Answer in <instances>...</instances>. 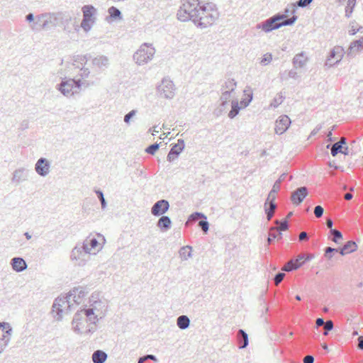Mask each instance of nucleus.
<instances>
[{"label":"nucleus","mask_w":363,"mask_h":363,"mask_svg":"<svg viewBox=\"0 0 363 363\" xmlns=\"http://www.w3.org/2000/svg\"><path fill=\"white\" fill-rule=\"evenodd\" d=\"M198 10V16L194 25L197 28H206L212 26L219 17V12L216 6L213 3H206L200 5Z\"/></svg>","instance_id":"nucleus-1"},{"label":"nucleus","mask_w":363,"mask_h":363,"mask_svg":"<svg viewBox=\"0 0 363 363\" xmlns=\"http://www.w3.org/2000/svg\"><path fill=\"white\" fill-rule=\"evenodd\" d=\"M85 296V292L81 288H75L69 292L65 298H57L55 300L52 306V313L54 317L57 320L62 319V313L64 308H70V301L72 300L77 304L80 303L79 299Z\"/></svg>","instance_id":"nucleus-2"},{"label":"nucleus","mask_w":363,"mask_h":363,"mask_svg":"<svg viewBox=\"0 0 363 363\" xmlns=\"http://www.w3.org/2000/svg\"><path fill=\"white\" fill-rule=\"evenodd\" d=\"M199 0H182L177 11V19L182 22L191 21L194 23L198 16Z\"/></svg>","instance_id":"nucleus-3"},{"label":"nucleus","mask_w":363,"mask_h":363,"mask_svg":"<svg viewBox=\"0 0 363 363\" xmlns=\"http://www.w3.org/2000/svg\"><path fill=\"white\" fill-rule=\"evenodd\" d=\"M297 18L296 16H293L289 19L284 20L283 15L275 14L261 23H258L257 28H261L265 33H269L282 26H291L296 21Z\"/></svg>","instance_id":"nucleus-4"},{"label":"nucleus","mask_w":363,"mask_h":363,"mask_svg":"<svg viewBox=\"0 0 363 363\" xmlns=\"http://www.w3.org/2000/svg\"><path fill=\"white\" fill-rule=\"evenodd\" d=\"M89 302L91 303V307L84 308L83 312L86 320L95 325L99 320V315H100V318L105 315L107 306L101 300H97L94 295L91 296Z\"/></svg>","instance_id":"nucleus-5"},{"label":"nucleus","mask_w":363,"mask_h":363,"mask_svg":"<svg viewBox=\"0 0 363 363\" xmlns=\"http://www.w3.org/2000/svg\"><path fill=\"white\" fill-rule=\"evenodd\" d=\"M155 54V49L152 44L145 43L134 53L133 60L138 65H144L151 61Z\"/></svg>","instance_id":"nucleus-6"},{"label":"nucleus","mask_w":363,"mask_h":363,"mask_svg":"<svg viewBox=\"0 0 363 363\" xmlns=\"http://www.w3.org/2000/svg\"><path fill=\"white\" fill-rule=\"evenodd\" d=\"M82 86L81 79H63L57 84V89L65 96H71L77 93Z\"/></svg>","instance_id":"nucleus-7"},{"label":"nucleus","mask_w":363,"mask_h":363,"mask_svg":"<svg viewBox=\"0 0 363 363\" xmlns=\"http://www.w3.org/2000/svg\"><path fill=\"white\" fill-rule=\"evenodd\" d=\"M83 19L81 27L85 32L89 31L96 22V9L91 5H85L82 9Z\"/></svg>","instance_id":"nucleus-8"},{"label":"nucleus","mask_w":363,"mask_h":363,"mask_svg":"<svg viewBox=\"0 0 363 363\" xmlns=\"http://www.w3.org/2000/svg\"><path fill=\"white\" fill-rule=\"evenodd\" d=\"M89 250L82 243H77L71 252L70 258L76 261L78 265L84 266L89 257Z\"/></svg>","instance_id":"nucleus-9"},{"label":"nucleus","mask_w":363,"mask_h":363,"mask_svg":"<svg viewBox=\"0 0 363 363\" xmlns=\"http://www.w3.org/2000/svg\"><path fill=\"white\" fill-rule=\"evenodd\" d=\"M175 86L169 78H164L157 87L159 96L161 98L172 99L175 95Z\"/></svg>","instance_id":"nucleus-10"},{"label":"nucleus","mask_w":363,"mask_h":363,"mask_svg":"<svg viewBox=\"0 0 363 363\" xmlns=\"http://www.w3.org/2000/svg\"><path fill=\"white\" fill-rule=\"evenodd\" d=\"M12 327L9 323H0V353L7 347L10 342Z\"/></svg>","instance_id":"nucleus-11"},{"label":"nucleus","mask_w":363,"mask_h":363,"mask_svg":"<svg viewBox=\"0 0 363 363\" xmlns=\"http://www.w3.org/2000/svg\"><path fill=\"white\" fill-rule=\"evenodd\" d=\"M50 162L45 157H40L35 164V171L40 177H45L50 173Z\"/></svg>","instance_id":"nucleus-12"},{"label":"nucleus","mask_w":363,"mask_h":363,"mask_svg":"<svg viewBox=\"0 0 363 363\" xmlns=\"http://www.w3.org/2000/svg\"><path fill=\"white\" fill-rule=\"evenodd\" d=\"M185 147V143L183 139H179L177 143L174 144L171 147L167 157V161L172 162L174 161L184 150Z\"/></svg>","instance_id":"nucleus-13"},{"label":"nucleus","mask_w":363,"mask_h":363,"mask_svg":"<svg viewBox=\"0 0 363 363\" xmlns=\"http://www.w3.org/2000/svg\"><path fill=\"white\" fill-rule=\"evenodd\" d=\"M169 201L165 199H161L153 204L151 208V213L155 216H164V214L169 210Z\"/></svg>","instance_id":"nucleus-14"},{"label":"nucleus","mask_w":363,"mask_h":363,"mask_svg":"<svg viewBox=\"0 0 363 363\" xmlns=\"http://www.w3.org/2000/svg\"><path fill=\"white\" fill-rule=\"evenodd\" d=\"M45 21L43 22V30H48L52 27H56L58 25L59 20L63 19L62 13H45Z\"/></svg>","instance_id":"nucleus-15"},{"label":"nucleus","mask_w":363,"mask_h":363,"mask_svg":"<svg viewBox=\"0 0 363 363\" xmlns=\"http://www.w3.org/2000/svg\"><path fill=\"white\" fill-rule=\"evenodd\" d=\"M291 124V119L286 115L279 116L275 122V133L281 135L289 128Z\"/></svg>","instance_id":"nucleus-16"},{"label":"nucleus","mask_w":363,"mask_h":363,"mask_svg":"<svg viewBox=\"0 0 363 363\" xmlns=\"http://www.w3.org/2000/svg\"><path fill=\"white\" fill-rule=\"evenodd\" d=\"M308 194V191L306 186L298 187L291 192V201L294 204L298 206L302 203Z\"/></svg>","instance_id":"nucleus-17"},{"label":"nucleus","mask_w":363,"mask_h":363,"mask_svg":"<svg viewBox=\"0 0 363 363\" xmlns=\"http://www.w3.org/2000/svg\"><path fill=\"white\" fill-rule=\"evenodd\" d=\"M28 177L29 170L25 167H20L13 172L11 182L17 185L27 181L28 179Z\"/></svg>","instance_id":"nucleus-18"},{"label":"nucleus","mask_w":363,"mask_h":363,"mask_svg":"<svg viewBox=\"0 0 363 363\" xmlns=\"http://www.w3.org/2000/svg\"><path fill=\"white\" fill-rule=\"evenodd\" d=\"M10 264L13 271L16 272H21L26 270L28 267L26 262L23 258L16 257L11 259Z\"/></svg>","instance_id":"nucleus-19"},{"label":"nucleus","mask_w":363,"mask_h":363,"mask_svg":"<svg viewBox=\"0 0 363 363\" xmlns=\"http://www.w3.org/2000/svg\"><path fill=\"white\" fill-rule=\"evenodd\" d=\"M237 340L238 342V347L240 349H245L249 344V339L247 333L242 329H239L237 333Z\"/></svg>","instance_id":"nucleus-20"},{"label":"nucleus","mask_w":363,"mask_h":363,"mask_svg":"<svg viewBox=\"0 0 363 363\" xmlns=\"http://www.w3.org/2000/svg\"><path fill=\"white\" fill-rule=\"evenodd\" d=\"M45 13L36 16L33 23L30 25V28L34 32L43 30V22L45 21Z\"/></svg>","instance_id":"nucleus-21"},{"label":"nucleus","mask_w":363,"mask_h":363,"mask_svg":"<svg viewBox=\"0 0 363 363\" xmlns=\"http://www.w3.org/2000/svg\"><path fill=\"white\" fill-rule=\"evenodd\" d=\"M157 226L161 231L166 232L171 228L172 220L169 216H162L157 223Z\"/></svg>","instance_id":"nucleus-22"},{"label":"nucleus","mask_w":363,"mask_h":363,"mask_svg":"<svg viewBox=\"0 0 363 363\" xmlns=\"http://www.w3.org/2000/svg\"><path fill=\"white\" fill-rule=\"evenodd\" d=\"M308 61L304 52L296 55L293 58V65L295 68H303Z\"/></svg>","instance_id":"nucleus-23"},{"label":"nucleus","mask_w":363,"mask_h":363,"mask_svg":"<svg viewBox=\"0 0 363 363\" xmlns=\"http://www.w3.org/2000/svg\"><path fill=\"white\" fill-rule=\"evenodd\" d=\"M108 16L106 17V21L110 22L112 21L122 20L123 16L121 11L115 6H111L108 9Z\"/></svg>","instance_id":"nucleus-24"},{"label":"nucleus","mask_w":363,"mask_h":363,"mask_svg":"<svg viewBox=\"0 0 363 363\" xmlns=\"http://www.w3.org/2000/svg\"><path fill=\"white\" fill-rule=\"evenodd\" d=\"M84 309H82L79 311H77L73 318L72 320V325H73V330L75 333L80 334L82 333L80 328L79 327V324L80 323V321L84 318V317H86V315L84 314Z\"/></svg>","instance_id":"nucleus-25"},{"label":"nucleus","mask_w":363,"mask_h":363,"mask_svg":"<svg viewBox=\"0 0 363 363\" xmlns=\"http://www.w3.org/2000/svg\"><path fill=\"white\" fill-rule=\"evenodd\" d=\"M357 249V245L356 242L353 240H350L347 242L342 247L340 248V253L341 255H345L349 253H352L356 251Z\"/></svg>","instance_id":"nucleus-26"},{"label":"nucleus","mask_w":363,"mask_h":363,"mask_svg":"<svg viewBox=\"0 0 363 363\" xmlns=\"http://www.w3.org/2000/svg\"><path fill=\"white\" fill-rule=\"evenodd\" d=\"M92 64L94 66L99 67V69L107 68L109 65L108 58L104 55L98 56L92 60Z\"/></svg>","instance_id":"nucleus-27"},{"label":"nucleus","mask_w":363,"mask_h":363,"mask_svg":"<svg viewBox=\"0 0 363 363\" xmlns=\"http://www.w3.org/2000/svg\"><path fill=\"white\" fill-rule=\"evenodd\" d=\"M346 144V139L345 138H342L339 142H337L335 143H334L332 147H331V155L335 157L336 156L338 153L341 152L344 155H347V152H343L342 150V148H343V145H345Z\"/></svg>","instance_id":"nucleus-28"},{"label":"nucleus","mask_w":363,"mask_h":363,"mask_svg":"<svg viewBox=\"0 0 363 363\" xmlns=\"http://www.w3.org/2000/svg\"><path fill=\"white\" fill-rule=\"evenodd\" d=\"M88 55H75L72 57V65L77 68L79 69L82 67L84 66L88 60Z\"/></svg>","instance_id":"nucleus-29"},{"label":"nucleus","mask_w":363,"mask_h":363,"mask_svg":"<svg viewBox=\"0 0 363 363\" xmlns=\"http://www.w3.org/2000/svg\"><path fill=\"white\" fill-rule=\"evenodd\" d=\"M107 354L102 350H98L92 354V361L94 363H104L107 359Z\"/></svg>","instance_id":"nucleus-30"},{"label":"nucleus","mask_w":363,"mask_h":363,"mask_svg":"<svg viewBox=\"0 0 363 363\" xmlns=\"http://www.w3.org/2000/svg\"><path fill=\"white\" fill-rule=\"evenodd\" d=\"M82 244L85 247L86 250H89V252L91 254V250L95 249L98 246L99 242L96 238L92 237L86 238Z\"/></svg>","instance_id":"nucleus-31"},{"label":"nucleus","mask_w":363,"mask_h":363,"mask_svg":"<svg viewBox=\"0 0 363 363\" xmlns=\"http://www.w3.org/2000/svg\"><path fill=\"white\" fill-rule=\"evenodd\" d=\"M237 86V82L234 79H228L221 85L220 91H228L233 92Z\"/></svg>","instance_id":"nucleus-32"},{"label":"nucleus","mask_w":363,"mask_h":363,"mask_svg":"<svg viewBox=\"0 0 363 363\" xmlns=\"http://www.w3.org/2000/svg\"><path fill=\"white\" fill-rule=\"evenodd\" d=\"M354 48H357V50L359 49H363V37L360 38L359 40H354L351 43L349 51L347 52V55L350 57H353V50Z\"/></svg>","instance_id":"nucleus-33"},{"label":"nucleus","mask_w":363,"mask_h":363,"mask_svg":"<svg viewBox=\"0 0 363 363\" xmlns=\"http://www.w3.org/2000/svg\"><path fill=\"white\" fill-rule=\"evenodd\" d=\"M177 325L181 330H185L189 328L190 320L186 315H180L177 318Z\"/></svg>","instance_id":"nucleus-34"},{"label":"nucleus","mask_w":363,"mask_h":363,"mask_svg":"<svg viewBox=\"0 0 363 363\" xmlns=\"http://www.w3.org/2000/svg\"><path fill=\"white\" fill-rule=\"evenodd\" d=\"M277 208V204L275 202H270L268 206V202H265L264 203V211L267 215V218L268 220H270L274 216V211Z\"/></svg>","instance_id":"nucleus-35"},{"label":"nucleus","mask_w":363,"mask_h":363,"mask_svg":"<svg viewBox=\"0 0 363 363\" xmlns=\"http://www.w3.org/2000/svg\"><path fill=\"white\" fill-rule=\"evenodd\" d=\"M302 265L303 263H298L297 262H295L294 259H291L285 264L282 270L286 272H291L298 269Z\"/></svg>","instance_id":"nucleus-36"},{"label":"nucleus","mask_w":363,"mask_h":363,"mask_svg":"<svg viewBox=\"0 0 363 363\" xmlns=\"http://www.w3.org/2000/svg\"><path fill=\"white\" fill-rule=\"evenodd\" d=\"M240 107L239 106L238 101L236 100H233L231 102V110L228 113V117L230 118H234L240 112Z\"/></svg>","instance_id":"nucleus-37"},{"label":"nucleus","mask_w":363,"mask_h":363,"mask_svg":"<svg viewBox=\"0 0 363 363\" xmlns=\"http://www.w3.org/2000/svg\"><path fill=\"white\" fill-rule=\"evenodd\" d=\"M200 218H202L205 220L207 219V217L202 213L195 212V213H191L189 216L188 220L186 222V225H189V223H192L196 222L197 220H199V219Z\"/></svg>","instance_id":"nucleus-38"},{"label":"nucleus","mask_w":363,"mask_h":363,"mask_svg":"<svg viewBox=\"0 0 363 363\" xmlns=\"http://www.w3.org/2000/svg\"><path fill=\"white\" fill-rule=\"evenodd\" d=\"M296 11V5L294 4H291L288 5L284 11V13H278L277 14L283 15L284 16V20H286V18L289 13L293 14V16H295V13Z\"/></svg>","instance_id":"nucleus-39"},{"label":"nucleus","mask_w":363,"mask_h":363,"mask_svg":"<svg viewBox=\"0 0 363 363\" xmlns=\"http://www.w3.org/2000/svg\"><path fill=\"white\" fill-rule=\"evenodd\" d=\"M222 94L220 98V107L221 110L225 108V105L228 104L229 99L230 98V94L233 93L232 91H221Z\"/></svg>","instance_id":"nucleus-40"},{"label":"nucleus","mask_w":363,"mask_h":363,"mask_svg":"<svg viewBox=\"0 0 363 363\" xmlns=\"http://www.w3.org/2000/svg\"><path fill=\"white\" fill-rule=\"evenodd\" d=\"M191 247H190L189 245L182 247L179 250V254H180L181 257L183 259L186 260L189 257H190L191 256Z\"/></svg>","instance_id":"nucleus-41"},{"label":"nucleus","mask_w":363,"mask_h":363,"mask_svg":"<svg viewBox=\"0 0 363 363\" xmlns=\"http://www.w3.org/2000/svg\"><path fill=\"white\" fill-rule=\"evenodd\" d=\"M330 233L331 235H333V237L331 238L332 241H333L335 243H338L339 240L342 238V233L335 228H331V230H330Z\"/></svg>","instance_id":"nucleus-42"},{"label":"nucleus","mask_w":363,"mask_h":363,"mask_svg":"<svg viewBox=\"0 0 363 363\" xmlns=\"http://www.w3.org/2000/svg\"><path fill=\"white\" fill-rule=\"evenodd\" d=\"M356 4V0H348L347 5L345 8V16L349 18Z\"/></svg>","instance_id":"nucleus-43"},{"label":"nucleus","mask_w":363,"mask_h":363,"mask_svg":"<svg viewBox=\"0 0 363 363\" xmlns=\"http://www.w3.org/2000/svg\"><path fill=\"white\" fill-rule=\"evenodd\" d=\"M95 193L101 202V208L103 210H104L106 208L107 203H106V199L104 198L103 191L100 189H97V190H95Z\"/></svg>","instance_id":"nucleus-44"},{"label":"nucleus","mask_w":363,"mask_h":363,"mask_svg":"<svg viewBox=\"0 0 363 363\" xmlns=\"http://www.w3.org/2000/svg\"><path fill=\"white\" fill-rule=\"evenodd\" d=\"M284 99V97L282 96L281 93L279 94L278 96H276L271 102L270 106L277 108L283 102Z\"/></svg>","instance_id":"nucleus-45"},{"label":"nucleus","mask_w":363,"mask_h":363,"mask_svg":"<svg viewBox=\"0 0 363 363\" xmlns=\"http://www.w3.org/2000/svg\"><path fill=\"white\" fill-rule=\"evenodd\" d=\"M340 252V248H333L331 247H327L325 249V256L330 259L333 257L332 253Z\"/></svg>","instance_id":"nucleus-46"},{"label":"nucleus","mask_w":363,"mask_h":363,"mask_svg":"<svg viewBox=\"0 0 363 363\" xmlns=\"http://www.w3.org/2000/svg\"><path fill=\"white\" fill-rule=\"evenodd\" d=\"M160 145L158 143H154L149 145L146 149L145 152L150 155H155L157 150L159 149Z\"/></svg>","instance_id":"nucleus-47"},{"label":"nucleus","mask_w":363,"mask_h":363,"mask_svg":"<svg viewBox=\"0 0 363 363\" xmlns=\"http://www.w3.org/2000/svg\"><path fill=\"white\" fill-rule=\"evenodd\" d=\"M246 92H247V90L245 89L244 91V93L246 94ZM247 99H242L241 101H240V104L241 106H244V107H247L250 103L252 101V91H250L249 94H247Z\"/></svg>","instance_id":"nucleus-48"},{"label":"nucleus","mask_w":363,"mask_h":363,"mask_svg":"<svg viewBox=\"0 0 363 363\" xmlns=\"http://www.w3.org/2000/svg\"><path fill=\"white\" fill-rule=\"evenodd\" d=\"M297 77V72L294 69H291L287 72V77H284V74H280V79L281 81L287 80L289 78L296 79Z\"/></svg>","instance_id":"nucleus-49"},{"label":"nucleus","mask_w":363,"mask_h":363,"mask_svg":"<svg viewBox=\"0 0 363 363\" xmlns=\"http://www.w3.org/2000/svg\"><path fill=\"white\" fill-rule=\"evenodd\" d=\"M275 223L277 224H278V223L280 224L279 227V230L281 231H285L289 229V222H288L287 219H284V220H281V222H279V220H276Z\"/></svg>","instance_id":"nucleus-50"},{"label":"nucleus","mask_w":363,"mask_h":363,"mask_svg":"<svg viewBox=\"0 0 363 363\" xmlns=\"http://www.w3.org/2000/svg\"><path fill=\"white\" fill-rule=\"evenodd\" d=\"M199 226L202 229L203 233L206 234L208 231V229H209V223L207 221V219L205 220H200L199 222Z\"/></svg>","instance_id":"nucleus-51"},{"label":"nucleus","mask_w":363,"mask_h":363,"mask_svg":"<svg viewBox=\"0 0 363 363\" xmlns=\"http://www.w3.org/2000/svg\"><path fill=\"white\" fill-rule=\"evenodd\" d=\"M333 327H334V324H333V322L332 320H327L325 323V325H324V328H325V331L323 332V335H328V333L329 331L332 330L333 329Z\"/></svg>","instance_id":"nucleus-52"},{"label":"nucleus","mask_w":363,"mask_h":363,"mask_svg":"<svg viewBox=\"0 0 363 363\" xmlns=\"http://www.w3.org/2000/svg\"><path fill=\"white\" fill-rule=\"evenodd\" d=\"M312 1L313 0H298L294 4L296 5V8L297 6L304 8L311 4Z\"/></svg>","instance_id":"nucleus-53"},{"label":"nucleus","mask_w":363,"mask_h":363,"mask_svg":"<svg viewBox=\"0 0 363 363\" xmlns=\"http://www.w3.org/2000/svg\"><path fill=\"white\" fill-rule=\"evenodd\" d=\"M324 213V208L321 206H316L314 208V214L316 218H320Z\"/></svg>","instance_id":"nucleus-54"},{"label":"nucleus","mask_w":363,"mask_h":363,"mask_svg":"<svg viewBox=\"0 0 363 363\" xmlns=\"http://www.w3.org/2000/svg\"><path fill=\"white\" fill-rule=\"evenodd\" d=\"M284 277H285L284 273H283V272L277 273L274 278V284L276 285L279 284L282 281Z\"/></svg>","instance_id":"nucleus-55"},{"label":"nucleus","mask_w":363,"mask_h":363,"mask_svg":"<svg viewBox=\"0 0 363 363\" xmlns=\"http://www.w3.org/2000/svg\"><path fill=\"white\" fill-rule=\"evenodd\" d=\"M137 111L136 110H132L130 112H128L127 114L124 116V122L125 123H129L130 119L136 114Z\"/></svg>","instance_id":"nucleus-56"},{"label":"nucleus","mask_w":363,"mask_h":363,"mask_svg":"<svg viewBox=\"0 0 363 363\" xmlns=\"http://www.w3.org/2000/svg\"><path fill=\"white\" fill-rule=\"evenodd\" d=\"M80 69V73H79V76L82 78V79H85V78H87L90 74V72H89V69L88 68H85L84 66L82 67L81 68H79Z\"/></svg>","instance_id":"nucleus-57"},{"label":"nucleus","mask_w":363,"mask_h":363,"mask_svg":"<svg viewBox=\"0 0 363 363\" xmlns=\"http://www.w3.org/2000/svg\"><path fill=\"white\" fill-rule=\"evenodd\" d=\"M272 60V55L267 53L264 55L261 62L263 65H267L269 62H270Z\"/></svg>","instance_id":"nucleus-58"},{"label":"nucleus","mask_w":363,"mask_h":363,"mask_svg":"<svg viewBox=\"0 0 363 363\" xmlns=\"http://www.w3.org/2000/svg\"><path fill=\"white\" fill-rule=\"evenodd\" d=\"M337 50H340V51H342V49L338 47V48H335L333 50H332L330 52V55L327 60V61H329L331 58H333L336 56V53H337ZM340 53H341V52H340ZM340 56H342V54H340Z\"/></svg>","instance_id":"nucleus-59"},{"label":"nucleus","mask_w":363,"mask_h":363,"mask_svg":"<svg viewBox=\"0 0 363 363\" xmlns=\"http://www.w3.org/2000/svg\"><path fill=\"white\" fill-rule=\"evenodd\" d=\"M276 194L275 193H273L272 191H270L269 194H268V197L267 199V201L266 202H268V204L270 203V202H274L275 199H276Z\"/></svg>","instance_id":"nucleus-60"},{"label":"nucleus","mask_w":363,"mask_h":363,"mask_svg":"<svg viewBox=\"0 0 363 363\" xmlns=\"http://www.w3.org/2000/svg\"><path fill=\"white\" fill-rule=\"evenodd\" d=\"M277 238V235L274 233L272 229L270 228L269 236L267 238L268 244H271V242Z\"/></svg>","instance_id":"nucleus-61"},{"label":"nucleus","mask_w":363,"mask_h":363,"mask_svg":"<svg viewBox=\"0 0 363 363\" xmlns=\"http://www.w3.org/2000/svg\"><path fill=\"white\" fill-rule=\"evenodd\" d=\"M35 20V16H34V14L33 13H29L26 16V21L33 23V22Z\"/></svg>","instance_id":"nucleus-62"},{"label":"nucleus","mask_w":363,"mask_h":363,"mask_svg":"<svg viewBox=\"0 0 363 363\" xmlns=\"http://www.w3.org/2000/svg\"><path fill=\"white\" fill-rule=\"evenodd\" d=\"M308 239V233L305 231L301 232L298 235L299 241H304Z\"/></svg>","instance_id":"nucleus-63"},{"label":"nucleus","mask_w":363,"mask_h":363,"mask_svg":"<svg viewBox=\"0 0 363 363\" xmlns=\"http://www.w3.org/2000/svg\"><path fill=\"white\" fill-rule=\"evenodd\" d=\"M303 363H313L314 357L312 355H306L303 359Z\"/></svg>","instance_id":"nucleus-64"}]
</instances>
